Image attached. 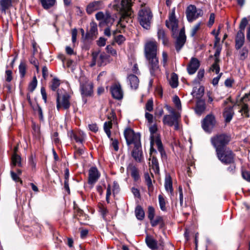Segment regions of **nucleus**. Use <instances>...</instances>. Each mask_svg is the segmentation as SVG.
I'll use <instances>...</instances> for the list:
<instances>
[{"instance_id":"nucleus-1","label":"nucleus","mask_w":250,"mask_h":250,"mask_svg":"<svg viewBox=\"0 0 250 250\" xmlns=\"http://www.w3.org/2000/svg\"><path fill=\"white\" fill-rule=\"evenodd\" d=\"M124 136L128 146L134 145V148L131 152L132 157L137 162H142L143 155L140 134L135 133L130 128H127L124 131Z\"/></svg>"},{"instance_id":"nucleus-2","label":"nucleus","mask_w":250,"mask_h":250,"mask_svg":"<svg viewBox=\"0 0 250 250\" xmlns=\"http://www.w3.org/2000/svg\"><path fill=\"white\" fill-rule=\"evenodd\" d=\"M231 139V136L227 133H218L210 138V143L214 148L215 151L228 147Z\"/></svg>"},{"instance_id":"nucleus-3","label":"nucleus","mask_w":250,"mask_h":250,"mask_svg":"<svg viewBox=\"0 0 250 250\" xmlns=\"http://www.w3.org/2000/svg\"><path fill=\"white\" fill-rule=\"evenodd\" d=\"M153 15L150 8H141L138 13V21L140 24L144 28L148 30L150 28Z\"/></svg>"},{"instance_id":"nucleus-4","label":"nucleus","mask_w":250,"mask_h":250,"mask_svg":"<svg viewBox=\"0 0 250 250\" xmlns=\"http://www.w3.org/2000/svg\"><path fill=\"white\" fill-rule=\"evenodd\" d=\"M215 152L218 159L224 165L232 164L235 160V154L229 147L216 151Z\"/></svg>"},{"instance_id":"nucleus-5","label":"nucleus","mask_w":250,"mask_h":250,"mask_svg":"<svg viewBox=\"0 0 250 250\" xmlns=\"http://www.w3.org/2000/svg\"><path fill=\"white\" fill-rule=\"evenodd\" d=\"M157 126L154 124L149 127V130L150 133V140H155V144L157 146L158 150L160 153L162 158H166L167 155L162 144L160 136L157 133Z\"/></svg>"},{"instance_id":"nucleus-6","label":"nucleus","mask_w":250,"mask_h":250,"mask_svg":"<svg viewBox=\"0 0 250 250\" xmlns=\"http://www.w3.org/2000/svg\"><path fill=\"white\" fill-rule=\"evenodd\" d=\"M132 5L131 0H122L121 11L122 13L120 20V22L122 25H123V22L124 21L127 22V20L131 18L132 14Z\"/></svg>"},{"instance_id":"nucleus-7","label":"nucleus","mask_w":250,"mask_h":250,"mask_svg":"<svg viewBox=\"0 0 250 250\" xmlns=\"http://www.w3.org/2000/svg\"><path fill=\"white\" fill-rule=\"evenodd\" d=\"M70 96L65 93L62 95H59L57 93V97L56 100V107L58 111L62 109L63 110H68L70 107Z\"/></svg>"},{"instance_id":"nucleus-8","label":"nucleus","mask_w":250,"mask_h":250,"mask_svg":"<svg viewBox=\"0 0 250 250\" xmlns=\"http://www.w3.org/2000/svg\"><path fill=\"white\" fill-rule=\"evenodd\" d=\"M148 61V67L152 76L156 77L161 72L159 64V59L157 56L146 58Z\"/></svg>"},{"instance_id":"nucleus-9","label":"nucleus","mask_w":250,"mask_h":250,"mask_svg":"<svg viewBox=\"0 0 250 250\" xmlns=\"http://www.w3.org/2000/svg\"><path fill=\"white\" fill-rule=\"evenodd\" d=\"M187 18L189 22H192L203 15V11L201 9H197L194 5H189L186 11Z\"/></svg>"},{"instance_id":"nucleus-10","label":"nucleus","mask_w":250,"mask_h":250,"mask_svg":"<svg viewBox=\"0 0 250 250\" xmlns=\"http://www.w3.org/2000/svg\"><path fill=\"white\" fill-rule=\"evenodd\" d=\"M157 43L155 41H148L145 45L146 58L157 56Z\"/></svg>"},{"instance_id":"nucleus-11","label":"nucleus","mask_w":250,"mask_h":250,"mask_svg":"<svg viewBox=\"0 0 250 250\" xmlns=\"http://www.w3.org/2000/svg\"><path fill=\"white\" fill-rule=\"evenodd\" d=\"M216 124L215 116L212 114H208L202 121V127L207 132H210Z\"/></svg>"},{"instance_id":"nucleus-12","label":"nucleus","mask_w":250,"mask_h":250,"mask_svg":"<svg viewBox=\"0 0 250 250\" xmlns=\"http://www.w3.org/2000/svg\"><path fill=\"white\" fill-rule=\"evenodd\" d=\"M92 61L91 66H93L96 64L101 66L105 64V62L107 59V56L106 54L104 53H100V52H93L92 54Z\"/></svg>"},{"instance_id":"nucleus-13","label":"nucleus","mask_w":250,"mask_h":250,"mask_svg":"<svg viewBox=\"0 0 250 250\" xmlns=\"http://www.w3.org/2000/svg\"><path fill=\"white\" fill-rule=\"evenodd\" d=\"M95 18L97 20L102 21L107 25H112L114 22V19L108 11L105 13L102 11L98 12L95 15Z\"/></svg>"},{"instance_id":"nucleus-14","label":"nucleus","mask_w":250,"mask_h":250,"mask_svg":"<svg viewBox=\"0 0 250 250\" xmlns=\"http://www.w3.org/2000/svg\"><path fill=\"white\" fill-rule=\"evenodd\" d=\"M166 26L171 30L174 32H175L178 28V21L175 15V9H173L172 12L169 16L168 20L166 21Z\"/></svg>"},{"instance_id":"nucleus-15","label":"nucleus","mask_w":250,"mask_h":250,"mask_svg":"<svg viewBox=\"0 0 250 250\" xmlns=\"http://www.w3.org/2000/svg\"><path fill=\"white\" fill-rule=\"evenodd\" d=\"M112 96L115 99L121 100L123 98L124 92L120 83H115L110 87Z\"/></svg>"},{"instance_id":"nucleus-16","label":"nucleus","mask_w":250,"mask_h":250,"mask_svg":"<svg viewBox=\"0 0 250 250\" xmlns=\"http://www.w3.org/2000/svg\"><path fill=\"white\" fill-rule=\"evenodd\" d=\"M100 175V173L96 167H91L88 171V183L89 185H94L98 181Z\"/></svg>"},{"instance_id":"nucleus-17","label":"nucleus","mask_w":250,"mask_h":250,"mask_svg":"<svg viewBox=\"0 0 250 250\" xmlns=\"http://www.w3.org/2000/svg\"><path fill=\"white\" fill-rule=\"evenodd\" d=\"M104 7V5L102 1H94L87 5L86 11L88 14L90 15L94 11L102 9Z\"/></svg>"},{"instance_id":"nucleus-18","label":"nucleus","mask_w":250,"mask_h":250,"mask_svg":"<svg viewBox=\"0 0 250 250\" xmlns=\"http://www.w3.org/2000/svg\"><path fill=\"white\" fill-rule=\"evenodd\" d=\"M93 84L85 83L80 84V91L83 97L91 96L93 93Z\"/></svg>"},{"instance_id":"nucleus-19","label":"nucleus","mask_w":250,"mask_h":250,"mask_svg":"<svg viewBox=\"0 0 250 250\" xmlns=\"http://www.w3.org/2000/svg\"><path fill=\"white\" fill-rule=\"evenodd\" d=\"M186 41V36L185 34L184 29H182L179 33L178 37L177 38L175 42V49L177 52H179L184 45Z\"/></svg>"},{"instance_id":"nucleus-20","label":"nucleus","mask_w":250,"mask_h":250,"mask_svg":"<svg viewBox=\"0 0 250 250\" xmlns=\"http://www.w3.org/2000/svg\"><path fill=\"white\" fill-rule=\"evenodd\" d=\"M199 61L196 58L192 57L187 66V71L189 75L194 74L200 67Z\"/></svg>"},{"instance_id":"nucleus-21","label":"nucleus","mask_w":250,"mask_h":250,"mask_svg":"<svg viewBox=\"0 0 250 250\" xmlns=\"http://www.w3.org/2000/svg\"><path fill=\"white\" fill-rule=\"evenodd\" d=\"M98 35V28L97 23L94 21L90 23V29L86 33L85 39L92 40Z\"/></svg>"},{"instance_id":"nucleus-22","label":"nucleus","mask_w":250,"mask_h":250,"mask_svg":"<svg viewBox=\"0 0 250 250\" xmlns=\"http://www.w3.org/2000/svg\"><path fill=\"white\" fill-rule=\"evenodd\" d=\"M233 105H229L225 107L224 109L223 115L226 123H229L234 116V112L233 111Z\"/></svg>"},{"instance_id":"nucleus-23","label":"nucleus","mask_w":250,"mask_h":250,"mask_svg":"<svg viewBox=\"0 0 250 250\" xmlns=\"http://www.w3.org/2000/svg\"><path fill=\"white\" fill-rule=\"evenodd\" d=\"M177 113L172 114V115H166L164 116L163 122L164 125L169 126H172L174 125L176 121L180 117Z\"/></svg>"},{"instance_id":"nucleus-24","label":"nucleus","mask_w":250,"mask_h":250,"mask_svg":"<svg viewBox=\"0 0 250 250\" xmlns=\"http://www.w3.org/2000/svg\"><path fill=\"white\" fill-rule=\"evenodd\" d=\"M127 171L130 173V175L134 181L136 182L140 179L139 170L133 163H130L128 165L127 167Z\"/></svg>"},{"instance_id":"nucleus-25","label":"nucleus","mask_w":250,"mask_h":250,"mask_svg":"<svg viewBox=\"0 0 250 250\" xmlns=\"http://www.w3.org/2000/svg\"><path fill=\"white\" fill-rule=\"evenodd\" d=\"M235 48L236 50H239L244 45L245 42L244 32L238 31L235 37Z\"/></svg>"},{"instance_id":"nucleus-26","label":"nucleus","mask_w":250,"mask_h":250,"mask_svg":"<svg viewBox=\"0 0 250 250\" xmlns=\"http://www.w3.org/2000/svg\"><path fill=\"white\" fill-rule=\"evenodd\" d=\"M145 241L147 247L152 250H156L158 249L157 241L151 236L147 235Z\"/></svg>"},{"instance_id":"nucleus-27","label":"nucleus","mask_w":250,"mask_h":250,"mask_svg":"<svg viewBox=\"0 0 250 250\" xmlns=\"http://www.w3.org/2000/svg\"><path fill=\"white\" fill-rule=\"evenodd\" d=\"M247 101H240L239 105L241 106V109H240L239 112L241 113L242 115L244 116L245 117L248 118L250 116L249 108V105L247 103Z\"/></svg>"},{"instance_id":"nucleus-28","label":"nucleus","mask_w":250,"mask_h":250,"mask_svg":"<svg viewBox=\"0 0 250 250\" xmlns=\"http://www.w3.org/2000/svg\"><path fill=\"white\" fill-rule=\"evenodd\" d=\"M127 80L132 89H136L138 88L139 80L136 75L133 74L129 75Z\"/></svg>"},{"instance_id":"nucleus-29","label":"nucleus","mask_w":250,"mask_h":250,"mask_svg":"<svg viewBox=\"0 0 250 250\" xmlns=\"http://www.w3.org/2000/svg\"><path fill=\"white\" fill-rule=\"evenodd\" d=\"M206 104L205 101L202 100H199L197 101L195 107L196 113L201 115L205 110Z\"/></svg>"},{"instance_id":"nucleus-30","label":"nucleus","mask_w":250,"mask_h":250,"mask_svg":"<svg viewBox=\"0 0 250 250\" xmlns=\"http://www.w3.org/2000/svg\"><path fill=\"white\" fill-rule=\"evenodd\" d=\"M12 165L13 166L21 167V157L20 155L16 153V148H15L14 153L13 154L12 158Z\"/></svg>"},{"instance_id":"nucleus-31","label":"nucleus","mask_w":250,"mask_h":250,"mask_svg":"<svg viewBox=\"0 0 250 250\" xmlns=\"http://www.w3.org/2000/svg\"><path fill=\"white\" fill-rule=\"evenodd\" d=\"M157 36L159 40L162 41L164 45H167L168 43V40L166 36L165 31L162 28H159L157 31Z\"/></svg>"},{"instance_id":"nucleus-32","label":"nucleus","mask_w":250,"mask_h":250,"mask_svg":"<svg viewBox=\"0 0 250 250\" xmlns=\"http://www.w3.org/2000/svg\"><path fill=\"white\" fill-rule=\"evenodd\" d=\"M0 5L1 12L5 13L6 10L12 6V0H0Z\"/></svg>"},{"instance_id":"nucleus-33","label":"nucleus","mask_w":250,"mask_h":250,"mask_svg":"<svg viewBox=\"0 0 250 250\" xmlns=\"http://www.w3.org/2000/svg\"><path fill=\"white\" fill-rule=\"evenodd\" d=\"M42 7L46 10L54 6L56 3V0H40Z\"/></svg>"},{"instance_id":"nucleus-34","label":"nucleus","mask_w":250,"mask_h":250,"mask_svg":"<svg viewBox=\"0 0 250 250\" xmlns=\"http://www.w3.org/2000/svg\"><path fill=\"white\" fill-rule=\"evenodd\" d=\"M165 188L167 191H169L171 193L173 191L172 181L170 175H167L165 179Z\"/></svg>"},{"instance_id":"nucleus-35","label":"nucleus","mask_w":250,"mask_h":250,"mask_svg":"<svg viewBox=\"0 0 250 250\" xmlns=\"http://www.w3.org/2000/svg\"><path fill=\"white\" fill-rule=\"evenodd\" d=\"M145 180L147 186L148 192H152L153 191V187L151 179L148 172H146L144 174Z\"/></svg>"},{"instance_id":"nucleus-36","label":"nucleus","mask_w":250,"mask_h":250,"mask_svg":"<svg viewBox=\"0 0 250 250\" xmlns=\"http://www.w3.org/2000/svg\"><path fill=\"white\" fill-rule=\"evenodd\" d=\"M135 213L136 218L139 220H143L145 218V212L143 208L138 206L135 210Z\"/></svg>"},{"instance_id":"nucleus-37","label":"nucleus","mask_w":250,"mask_h":250,"mask_svg":"<svg viewBox=\"0 0 250 250\" xmlns=\"http://www.w3.org/2000/svg\"><path fill=\"white\" fill-rule=\"evenodd\" d=\"M26 64L24 61H21L19 65V70L20 77L21 78L24 77L26 72Z\"/></svg>"},{"instance_id":"nucleus-38","label":"nucleus","mask_w":250,"mask_h":250,"mask_svg":"<svg viewBox=\"0 0 250 250\" xmlns=\"http://www.w3.org/2000/svg\"><path fill=\"white\" fill-rule=\"evenodd\" d=\"M169 84L173 88H176L178 85V78L177 75L173 73L169 80Z\"/></svg>"},{"instance_id":"nucleus-39","label":"nucleus","mask_w":250,"mask_h":250,"mask_svg":"<svg viewBox=\"0 0 250 250\" xmlns=\"http://www.w3.org/2000/svg\"><path fill=\"white\" fill-rule=\"evenodd\" d=\"M151 168L156 174H159L160 168L158 159L155 157H152L151 159Z\"/></svg>"},{"instance_id":"nucleus-40","label":"nucleus","mask_w":250,"mask_h":250,"mask_svg":"<svg viewBox=\"0 0 250 250\" xmlns=\"http://www.w3.org/2000/svg\"><path fill=\"white\" fill-rule=\"evenodd\" d=\"M158 201L161 210L163 211H167V208L166 207V201L165 200V198L162 195H159Z\"/></svg>"},{"instance_id":"nucleus-41","label":"nucleus","mask_w":250,"mask_h":250,"mask_svg":"<svg viewBox=\"0 0 250 250\" xmlns=\"http://www.w3.org/2000/svg\"><path fill=\"white\" fill-rule=\"evenodd\" d=\"M249 50L247 47H244L239 51V59L245 60L248 56Z\"/></svg>"},{"instance_id":"nucleus-42","label":"nucleus","mask_w":250,"mask_h":250,"mask_svg":"<svg viewBox=\"0 0 250 250\" xmlns=\"http://www.w3.org/2000/svg\"><path fill=\"white\" fill-rule=\"evenodd\" d=\"M60 85V80L57 78H54L51 81L50 88L52 90L56 91Z\"/></svg>"},{"instance_id":"nucleus-43","label":"nucleus","mask_w":250,"mask_h":250,"mask_svg":"<svg viewBox=\"0 0 250 250\" xmlns=\"http://www.w3.org/2000/svg\"><path fill=\"white\" fill-rule=\"evenodd\" d=\"M37 85V80L36 76L33 78L32 81L29 83L28 85V90L32 93L35 89Z\"/></svg>"},{"instance_id":"nucleus-44","label":"nucleus","mask_w":250,"mask_h":250,"mask_svg":"<svg viewBox=\"0 0 250 250\" xmlns=\"http://www.w3.org/2000/svg\"><path fill=\"white\" fill-rule=\"evenodd\" d=\"M219 62V59H215L214 63L212 64L210 67V70H211L212 71H215L216 74H218L220 71Z\"/></svg>"},{"instance_id":"nucleus-45","label":"nucleus","mask_w":250,"mask_h":250,"mask_svg":"<svg viewBox=\"0 0 250 250\" xmlns=\"http://www.w3.org/2000/svg\"><path fill=\"white\" fill-rule=\"evenodd\" d=\"M172 101L178 110H181L182 109V105L180 98L177 95L173 96Z\"/></svg>"},{"instance_id":"nucleus-46","label":"nucleus","mask_w":250,"mask_h":250,"mask_svg":"<svg viewBox=\"0 0 250 250\" xmlns=\"http://www.w3.org/2000/svg\"><path fill=\"white\" fill-rule=\"evenodd\" d=\"M99 209L103 219H105L106 216L108 212L107 208L104 205L100 204L99 206Z\"/></svg>"},{"instance_id":"nucleus-47","label":"nucleus","mask_w":250,"mask_h":250,"mask_svg":"<svg viewBox=\"0 0 250 250\" xmlns=\"http://www.w3.org/2000/svg\"><path fill=\"white\" fill-rule=\"evenodd\" d=\"M34 111L38 113L40 119L42 121L43 120V113L41 107L37 104L36 105L33 107Z\"/></svg>"},{"instance_id":"nucleus-48","label":"nucleus","mask_w":250,"mask_h":250,"mask_svg":"<svg viewBox=\"0 0 250 250\" xmlns=\"http://www.w3.org/2000/svg\"><path fill=\"white\" fill-rule=\"evenodd\" d=\"M150 221L151 226L155 227L159 223L163 222V219L162 217L160 216H157L155 219L153 218L152 220H150Z\"/></svg>"},{"instance_id":"nucleus-49","label":"nucleus","mask_w":250,"mask_h":250,"mask_svg":"<svg viewBox=\"0 0 250 250\" xmlns=\"http://www.w3.org/2000/svg\"><path fill=\"white\" fill-rule=\"evenodd\" d=\"M248 23V21L247 19V18L245 17L243 18L239 24V29L240 30L238 31H242L244 32V30L245 29L246 26Z\"/></svg>"},{"instance_id":"nucleus-50","label":"nucleus","mask_w":250,"mask_h":250,"mask_svg":"<svg viewBox=\"0 0 250 250\" xmlns=\"http://www.w3.org/2000/svg\"><path fill=\"white\" fill-rule=\"evenodd\" d=\"M76 150L74 153V158L75 159H78L80 156L83 155L84 153V150L83 148H77L75 147Z\"/></svg>"},{"instance_id":"nucleus-51","label":"nucleus","mask_w":250,"mask_h":250,"mask_svg":"<svg viewBox=\"0 0 250 250\" xmlns=\"http://www.w3.org/2000/svg\"><path fill=\"white\" fill-rule=\"evenodd\" d=\"M201 25V22H199L191 29L190 31V36L191 37H194L195 36L197 31L199 30Z\"/></svg>"},{"instance_id":"nucleus-52","label":"nucleus","mask_w":250,"mask_h":250,"mask_svg":"<svg viewBox=\"0 0 250 250\" xmlns=\"http://www.w3.org/2000/svg\"><path fill=\"white\" fill-rule=\"evenodd\" d=\"M114 40L116 42L121 45L125 41V38L122 35H119L115 36Z\"/></svg>"},{"instance_id":"nucleus-53","label":"nucleus","mask_w":250,"mask_h":250,"mask_svg":"<svg viewBox=\"0 0 250 250\" xmlns=\"http://www.w3.org/2000/svg\"><path fill=\"white\" fill-rule=\"evenodd\" d=\"M155 216V209L152 206H149L148 208V218L150 220H152Z\"/></svg>"},{"instance_id":"nucleus-54","label":"nucleus","mask_w":250,"mask_h":250,"mask_svg":"<svg viewBox=\"0 0 250 250\" xmlns=\"http://www.w3.org/2000/svg\"><path fill=\"white\" fill-rule=\"evenodd\" d=\"M106 50L108 53L110 54L113 56H116L117 55V53L116 50L113 48L111 45H107L106 47Z\"/></svg>"},{"instance_id":"nucleus-55","label":"nucleus","mask_w":250,"mask_h":250,"mask_svg":"<svg viewBox=\"0 0 250 250\" xmlns=\"http://www.w3.org/2000/svg\"><path fill=\"white\" fill-rule=\"evenodd\" d=\"M153 109V102L152 99H149L147 101L146 104V110L151 112Z\"/></svg>"},{"instance_id":"nucleus-56","label":"nucleus","mask_w":250,"mask_h":250,"mask_svg":"<svg viewBox=\"0 0 250 250\" xmlns=\"http://www.w3.org/2000/svg\"><path fill=\"white\" fill-rule=\"evenodd\" d=\"M112 123L111 121L105 122L104 125V129L105 132H107L110 131V129L112 128Z\"/></svg>"},{"instance_id":"nucleus-57","label":"nucleus","mask_w":250,"mask_h":250,"mask_svg":"<svg viewBox=\"0 0 250 250\" xmlns=\"http://www.w3.org/2000/svg\"><path fill=\"white\" fill-rule=\"evenodd\" d=\"M5 79L8 82H10L13 79L12 72L10 70H7L5 71Z\"/></svg>"},{"instance_id":"nucleus-58","label":"nucleus","mask_w":250,"mask_h":250,"mask_svg":"<svg viewBox=\"0 0 250 250\" xmlns=\"http://www.w3.org/2000/svg\"><path fill=\"white\" fill-rule=\"evenodd\" d=\"M168 60V55L166 52L163 51L162 53V63L164 67H166Z\"/></svg>"},{"instance_id":"nucleus-59","label":"nucleus","mask_w":250,"mask_h":250,"mask_svg":"<svg viewBox=\"0 0 250 250\" xmlns=\"http://www.w3.org/2000/svg\"><path fill=\"white\" fill-rule=\"evenodd\" d=\"M30 62L31 64L35 66L37 71L38 72L39 71V63L38 61L34 57H33L30 59Z\"/></svg>"},{"instance_id":"nucleus-60","label":"nucleus","mask_w":250,"mask_h":250,"mask_svg":"<svg viewBox=\"0 0 250 250\" xmlns=\"http://www.w3.org/2000/svg\"><path fill=\"white\" fill-rule=\"evenodd\" d=\"M178 191L179 192V200H180V204L181 207L183 206V188L181 186H179L178 187Z\"/></svg>"},{"instance_id":"nucleus-61","label":"nucleus","mask_w":250,"mask_h":250,"mask_svg":"<svg viewBox=\"0 0 250 250\" xmlns=\"http://www.w3.org/2000/svg\"><path fill=\"white\" fill-rule=\"evenodd\" d=\"M11 177L12 179L15 182H20L21 184L22 183V181L19 177L17 174L14 171H11L10 172Z\"/></svg>"},{"instance_id":"nucleus-62","label":"nucleus","mask_w":250,"mask_h":250,"mask_svg":"<svg viewBox=\"0 0 250 250\" xmlns=\"http://www.w3.org/2000/svg\"><path fill=\"white\" fill-rule=\"evenodd\" d=\"M234 82V80L233 78H228L225 81V85L227 87H231Z\"/></svg>"},{"instance_id":"nucleus-63","label":"nucleus","mask_w":250,"mask_h":250,"mask_svg":"<svg viewBox=\"0 0 250 250\" xmlns=\"http://www.w3.org/2000/svg\"><path fill=\"white\" fill-rule=\"evenodd\" d=\"M111 141H112L111 146L114 148V149L115 151H117L119 150V142L117 139H111Z\"/></svg>"},{"instance_id":"nucleus-64","label":"nucleus","mask_w":250,"mask_h":250,"mask_svg":"<svg viewBox=\"0 0 250 250\" xmlns=\"http://www.w3.org/2000/svg\"><path fill=\"white\" fill-rule=\"evenodd\" d=\"M243 178L248 182H250V172L243 171L242 173Z\"/></svg>"}]
</instances>
